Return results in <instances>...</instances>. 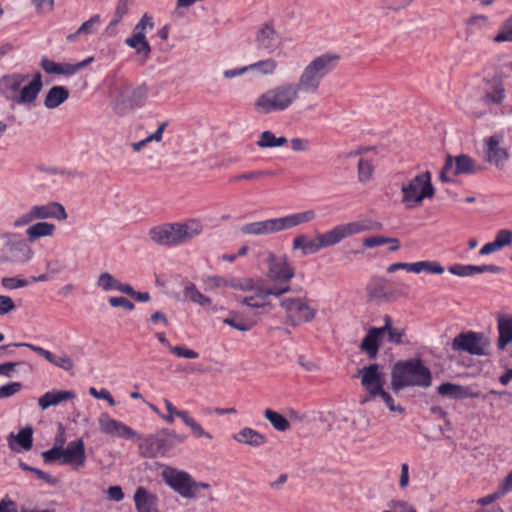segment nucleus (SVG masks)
Segmentation results:
<instances>
[{
    "mask_svg": "<svg viewBox=\"0 0 512 512\" xmlns=\"http://www.w3.org/2000/svg\"><path fill=\"white\" fill-rule=\"evenodd\" d=\"M256 106L265 113L284 110L288 106V89L278 88L266 92L258 98Z\"/></svg>",
    "mask_w": 512,
    "mask_h": 512,
    "instance_id": "17",
    "label": "nucleus"
},
{
    "mask_svg": "<svg viewBox=\"0 0 512 512\" xmlns=\"http://www.w3.org/2000/svg\"><path fill=\"white\" fill-rule=\"evenodd\" d=\"M339 60L338 54L325 53L316 57L305 67L290 94V106L294 114H301L316 106L314 95L322 79L337 67Z\"/></svg>",
    "mask_w": 512,
    "mask_h": 512,
    "instance_id": "1",
    "label": "nucleus"
},
{
    "mask_svg": "<svg viewBox=\"0 0 512 512\" xmlns=\"http://www.w3.org/2000/svg\"><path fill=\"white\" fill-rule=\"evenodd\" d=\"M22 389L20 382H10L0 387V399L9 398Z\"/></svg>",
    "mask_w": 512,
    "mask_h": 512,
    "instance_id": "57",
    "label": "nucleus"
},
{
    "mask_svg": "<svg viewBox=\"0 0 512 512\" xmlns=\"http://www.w3.org/2000/svg\"><path fill=\"white\" fill-rule=\"evenodd\" d=\"M487 341L482 333L466 331L458 334L452 342V349L455 351L467 352L471 355H486Z\"/></svg>",
    "mask_w": 512,
    "mask_h": 512,
    "instance_id": "10",
    "label": "nucleus"
},
{
    "mask_svg": "<svg viewBox=\"0 0 512 512\" xmlns=\"http://www.w3.org/2000/svg\"><path fill=\"white\" fill-rule=\"evenodd\" d=\"M89 393L91 396H93L96 399L106 400L110 406H115V404H116L111 393L105 388H102L101 390H97L95 387H91L89 389Z\"/></svg>",
    "mask_w": 512,
    "mask_h": 512,
    "instance_id": "60",
    "label": "nucleus"
},
{
    "mask_svg": "<svg viewBox=\"0 0 512 512\" xmlns=\"http://www.w3.org/2000/svg\"><path fill=\"white\" fill-rule=\"evenodd\" d=\"M497 330V347L499 350H504L507 345L512 342V317L505 315L498 316Z\"/></svg>",
    "mask_w": 512,
    "mask_h": 512,
    "instance_id": "32",
    "label": "nucleus"
},
{
    "mask_svg": "<svg viewBox=\"0 0 512 512\" xmlns=\"http://www.w3.org/2000/svg\"><path fill=\"white\" fill-rule=\"evenodd\" d=\"M387 280L384 277H372L366 286L369 300L378 303H386L392 300L393 292L386 287Z\"/></svg>",
    "mask_w": 512,
    "mask_h": 512,
    "instance_id": "22",
    "label": "nucleus"
},
{
    "mask_svg": "<svg viewBox=\"0 0 512 512\" xmlns=\"http://www.w3.org/2000/svg\"><path fill=\"white\" fill-rule=\"evenodd\" d=\"M32 249L24 239L14 235L5 244L4 260L11 263H25L31 259Z\"/></svg>",
    "mask_w": 512,
    "mask_h": 512,
    "instance_id": "16",
    "label": "nucleus"
},
{
    "mask_svg": "<svg viewBox=\"0 0 512 512\" xmlns=\"http://www.w3.org/2000/svg\"><path fill=\"white\" fill-rule=\"evenodd\" d=\"M381 331V329L371 327L359 345L360 351L367 354L371 360L376 359L378 355L379 347L384 337L381 335Z\"/></svg>",
    "mask_w": 512,
    "mask_h": 512,
    "instance_id": "27",
    "label": "nucleus"
},
{
    "mask_svg": "<svg viewBox=\"0 0 512 512\" xmlns=\"http://www.w3.org/2000/svg\"><path fill=\"white\" fill-rule=\"evenodd\" d=\"M402 203L406 209H412L422 203L426 198L434 196V187L431 183L429 171L420 173L401 187Z\"/></svg>",
    "mask_w": 512,
    "mask_h": 512,
    "instance_id": "7",
    "label": "nucleus"
},
{
    "mask_svg": "<svg viewBox=\"0 0 512 512\" xmlns=\"http://www.w3.org/2000/svg\"><path fill=\"white\" fill-rule=\"evenodd\" d=\"M69 90L64 86H53L44 98V106L47 109H55L69 98Z\"/></svg>",
    "mask_w": 512,
    "mask_h": 512,
    "instance_id": "33",
    "label": "nucleus"
},
{
    "mask_svg": "<svg viewBox=\"0 0 512 512\" xmlns=\"http://www.w3.org/2000/svg\"><path fill=\"white\" fill-rule=\"evenodd\" d=\"M317 315V309L309 304L306 297H290V326H300L311 322Z\"/></svg>",
    "mask_w": 512,
    "mask_h": 512,
    "instance_id": "13",
    "label": "nucleus"
},
{
    "mask_svg": "<svg viewBox=\"0 0 512 512\" xmlns=\"http://www.w3.org/2000/svg\"><path fill=\"white\" fill-rule=\"evenodd\" d=\"M164 482L177 492L181 497L194 499L205 496L202 490H208L210 485L205 482H197L192 476L175 468L165 469L162 473Z\"/></svg>",
    "mask_w": 512,
    "mask_h": 512,
    "instance_id": "5",
    "label": "nucleus"
},
{
    "mask_svg": "<svg viewBox=\"0 0 512 512\" xmlns=\"http://www.w3.org/2000/svg\"><path fill=\"white\" fill-rule=\"evenodd\" d=\"M124 101L130 108H139L144 105L148 97V87L142 84L136 88L126 91L123 94Z\"/></svg>",
    "mask_w": 512,
    "mask_h": 512,
    "instance_id": "34",
    "label": "nucleus"
},
{
    "mask_svg": "<svg viewBox=\"0 0 512 512\" xmlns=\"http://www.w3.org/2000/svg\"><path fill=\"white\" fill-rule=\"evenodd\" d=\"M183 422L191 429L192 434L196 438L205 437L207 439H212V435L209 432H206L203 429V427L198 422H196L189 414L185 417Z\"/></svg>",
    "mask_w": 512,
    "mask_h": 512,
    "instance_id": "50",
    "label": "nucleus"
},
{
    "mask_svg": "<svg viewBox=\"0 0 512 512\" xmlns=\"http://www.w3.org/2000/svg\"><path fill=\"white\" fill-rule=\"evenodd\" d=\"M264 416L276 430L285 431L288 429V420L280 413L268 408L264 411Z\"/></svg>",
    "mask_w": 512,
    "mask_h": 512,
    "instance_id": "44",
    "label": "nucleus"
},
{
    "mask_svg": "<svg viewBox=\"0 0 512 512\" xmlns=\"http://www.w3.org/2000/svg\"><path fill=\"white\" fill-rule=\"evenodd\" d=\"M437 392L442 396H446L454 400L478 398L481 396L480 391L474 390L470 386H464L450 382H445L439 385L437 387Z\"/></svg>",
    "mask_w": 512,
    "mask_h": 512,
    "instance_id": "23",
    "label": "nucleus"
},
{
    "mask_svg": "<svg viewBox=\"0 0 512 512\" xmlns=\"http://www.w3.org/2000/svg\"><path fill=\"white\" fill-rule=\"evenodd\" d=\"M375 166L371 159L360 158L357 163V179L361 184H366L373 180Z\"/></svg>",
    "mask_w": 512,
    "mask_h": 512,
    "instance_id": "39",
    "label": "nucleus"
},
{
    "mask_svg": "<svg viewBox=\"0 0 512 512\" xmlns=\"http://www.w3.org/2000/svg\"><path fill=\"white\" fill-rule=\"evenodd\" d=\"M76 397V393L71 390H52L44 393L38 399V405L42 410H46L51 406H56L63 401L72 400Z\"/></svg>",
    "mask_w": 512,
    "mask_h": 512,
    "instance_id": "30",
    "label": "nucleus"
},
{
    "mask_svg": "<svg viewBox=\"0 0 512 512\" xmlns=\"http://www.w3.org/2000/svg\"><path fill=\"white\" fill-rule=\"evenodd\" d=\"M254 287L249 292L251 295H247L239 301L251 308H263L268 305L267 299L270 295L279 297L280 295L288 292V285L279 286L275 288H266L261 282L254 281Z\"/></svg>",
    "mask_w": 512,
    "mask_h": 512,
    "instance_id": "11",
    "label": "nucleus"
},
{
    "mask_svg": "<svg viewBox=\"0 0 512 512\" xmlns=\"http://www.w3.org/2000/svg\"><path fill=\"white\" fill-rule=\"evenodd\" d=\"M272 175H274V173L271 171H251L233 177L232 181L260 179Z\"/></svg>",
    "mask_w": 512,
    "mask_h": 512,
    "instance_id": "59",
    "label": "nucleus"
},
{
    "mask_svg": "<svg viewBox=\"0 0 512 512\" xmlns=\"http://www.w3.org/2000/svg\"><path fill=\"white\" fill-rule=\"evenodd\" d=\"M288 228V216L247 223L241 232L247 235L263 236L277 233Z\"/></svg>",
    "mask_w": 512,
    "mask_h": 512,
    "instance_id": "14",
    "label": "nucleus"
},
{
    "mask_svg": "<svg viewBox=\"0 0 512 512\" xmlns=\"http://www.w3.org/2000/svg\"><path fill=\"white\" fill-rule=\"evenodd\" d=\"M249 70L258 71L262 74H272L276 68V62L273 59H266L248 65Z\"/></svg>",
    "mask_w": 512,
    "mask_h": 512,
    "instance_id": "49",
    "label": "nucleus"
},
{
    "mask_svg": "<svg viewBox=\"0 0 512 512\" xmlns=\"http://www.w3.org/2000/svg\"><path fill=\"white\" fill-rule=\"evenodd\" d=\"M31 208L35 219L52 218L57 220H65L67 218V213L64 206L58 202H50L45 205H35Z\"/></svg>",
    "mask_w": 512,
    "mask_h": 512,
    "instance_id": "28",
    "label": "nucleus"
},
{
    "mask_svg": "<svg viewBox=\"0 0 512 512\" xmlns=\"http://www.w3.org/2000/svg\"><path fill=\"white\" fill-rule=\"evenodd\" d=\"M164 405L168 414L163 416V419L170 424L174 422L175 416L181 418L182 421H184L185 417L189 414L185 410H178L168 399H164Z\"/></svg>",
    "mask_w": 512,
    "mask_h": 512,
    "instance_id": "47",
    "label": "nucleus"
},
{
    "mask_svg": "<svg viewBox=\"0 0 512 512\" xmlns=\"http://www.w3.org/2000/svg\"><path fill=\"white\" fill-rule=\"evenodd\" d=\"M41 456L47 464L59 461L60 464L68 465L76 471L86 465L85 444L81 438L70 441L59 453L56 449H49L42 452Z\"/></svg>",
    "mask_w": 512,
    "mask_h": 512,
    "instance_id": "8",
    "label": "nucleus"
},
{
    "mask_svg": "<svg viewBox=\"0 0 512 512\" xmlns=\"http://www.w3.org/2000/svg\"><path fill=\"white\" fill-rule=\"evenodd\" d=\"M15 346H26L27 348L31 349L35 353H37L39 356L46 359L49 363L52 365L59 367L65 371H71L74 367L73 360L66 354H62L60 356H57L50 352L49 350H46L40 346H36L34 344L30 343H20V344H14Z\"/></svg>",
    "mask_w": 512,
    "mask_h": 512,
    "instance_id": "24",
    "label": "nucleus"
},
{
    "mask_svg": "<svg viewBox=\"0 0 512 512\" xmlns=\"http://www.w3.org/2000/svg\"><path fill=\"white\" fill-rule=\"evenodd\" d=\"M235 440L239 443L248 444L254 447L263 445L266 442L265 436L251 428H243L235 435Z\"/></svg>",
    "mask_w": 512,
    "mask_h": 512,
    "instance_id": "36",
    "label": "nucleus"
},
{
    "mask_svg": "<svg viewBox=\"0 0 512 512\" xmlns=\"http://www.w3.org/2000/svg\"><path fill=\"white\" fill-rule=\"evenodd\" d=\"M290 146L295 152H306L310 150L311 144L309 139L293 138L290 140Z\"/></svg>",
    "mask_w": 512,
    "mask_h": 512,
    "instance_id": "62",
    "label": "nucleus"
},
{
    "mask_svg": "<svg viewBox=\"0 0 512 512\" xmlns=\"http://www.w3.org/2000/svg\"><path fill=\"white\" fill-rule=\"evenodd\" d=\"M1 284L4 288L13 290L25 287L28 283L26 279L18 277H4L1 280Z\"/></svg>",
    "mask_w": 512,
    "mask_h": 512,
    "instance_id": "58",
    "label": "nucleus"
},
{
    "mask_svg": "<svg viewBox=\"0 0 512 512\" xmlns=\"http://www.w3.org/2000/svg\"><path fill=\"white\" fill-rule=\"evenodd\" d=\"M55 231V225L48 222H38L30 226L26 233L28 240L34 242L41 237L52 236Z\"/></svg>",
    "mask_w": 512,
    "mask_h": 512,
    "instance_id": "37",
    "label": "nucleus"
},
{
    "mask_svg": "<svg viewBox=\"0 0 512 512\" xmlns=\"http://www.w3.org/2000/svg\"><path fill=\"white\" fill-rule=\"evenodd\" d=\"M223 323L237 329L239 331H250L256 324L254 320L245 319L238 313H231V315L223 320Z\"/></svg>",
    "mask_w": 512,
    "mask_h": 512,
    "instance_id": "40",
    "label": "nucleus"
},
{
    "mask_svg": "<svg viewBox=\"0 0 512 512\" xmlns=\"http://www.w3.org/2000/svg\"><path fill=\"white\" fill-rule=\"evenodd\" d=\"M170 352L177 357L188 358V359H196L199 357V353L195 350L188 349L183 346H171L169 345Z\"/></svg>",
    "mask_w": 512,
    "mask_h": 512,
    "instance_id": "56",
    "label": "nucleus"
},
{
    "mask_svg": "<svg viewBox=\"0 0 512 512\" xmlns=\"http://www.w3.org/2000/svg\"><path fill=\"white\" fill-rule=\"evenodd\" d=\"M93 60H94L93 57H88L79 63L71 64V63H66V62L57 63L47 57H43L40 61V67L47 74L72 76L75 73H77L79 70L85 68L91 62H93Z\"/></svg>",
    "mask_w": 512,
    "mask_h": 512,
    "instance_id": "18",
    "label": "nucleus"
},
{
    "mask_svg": "<svg viewBox=\"0 0 512 512\" xmlns=\"http://www.w3.org/2000/svg\"><path fill=\"white\" fill-rule=\"evenodd\" d=\"M389 507L395 512H417L413 506L405 501H391Z\"/></svg>",
    "mask_w": 512,
    "mask_h": 512,
    "instance_id": "64",
    "label": "nucleus"
},
{
    "mask_svg": "<svg viewBox=\"0 0 512 512\" xmlns=\"http://www.w3.org/2000/svg\"><path fill=\"white\" fill-rule=\"evenodd\" d=\"M315 216V211L312 209L290 214V227L308 223L312 221Z\"/></svg>",
    "mask_w": 512,
    "mask_h": 512,
    "instance_id": "48",
    "label": "nucleus"
},
{
    "mask_svg": "<svg viewBox=\"0 0 512 512\" xmlns=\"http://www.w3.org/2000/svg\"><path fill=\"white\" fill-rule=\"evenodd\" d=\"M202 231V223L197 219H190L184 223H166L152 227L149 236L158 245L178 246L192 240Z\"/></svg>",
    "mask_w": 512,
    "mask_h": 512,
    "instance_id": "3",
    "label": "nucleus"
},
{
    "mask_svg": "<svg viewBox=\"0 0 512 512\" xmlns=\"http://www.w3.org/2000/svg\"><path fill=\"white\" fill-rule=\"evenodd\" d=\"M444 267L435 261H419L414 263L413 273L427 272L430 274L444 273Z\"/></svg>",
    "mask_w": 512,
    "mask_h": 512,
    "instance_id": "43",
    "label": "nucleus"
},
{
    "mask_svg": "<svg viewBox=\"0 0 512 512\" xmlns=\"http://www.w3.org/2000/svg\"><path fill=\"white\" fill-rule=\"evenodd\" d=\"M28 75L13 73L0 78V94L8 101L17 104V97L22 84L28 79Z\"/></svg>",
    "mask_w": 512,
    "mask_h": 512,
    "instance_id": "20",
    "label": "nucleus"
},
{
    "mask_svg": "<svg viewBox=\"0 0 512 512\" xmlns=\"http://www.w3.org/2000/svg\"><path fill=\"white\" fill-rule=\"evenodd\" d=\"M382 227L380 222L371 219H362L354 222L344 223L332 229L317 234L314 239L305 235H299L293 240V248L301 250L303 255L317 253L321 249L334 246L345 238L351 237L365 231L379 230Z\"/></svg>",
    "mask_w": 512,
    "mask_h": 512,
    "instance_id": "2",
    "label": "nucleus"
},
{
    "mask_svg": "<svg viewBox=\"0 0 512 512\" xmlns=\"http://www.w3.org/2000/svg\"><path fill=\"white\" fill-rule=\"evenodd\" d=\"M100 430L108 435L117 436L124 439H133L137 433L126 424L111 418L108 414L103 413L99 419Z\"/></svg>",
    "mask_w": 512,
    "mask_h": 512,
    "instance_id": "19",
    "label": "nucleus"
},
{
    "mask_svg": "<svg viewBox=\"0 0 512 512\" xmlns=\"http://www.w3.org/2000/svg\"><path fill=\"white\" fill-rule=\"evenodd\" d=\"M484 159L490 165L502 168L509 159V152L503 146V137L495 134L484 139Z\"/></svg>",
    "mask_w": 512,
    "mask_h": 512,
    "instance_id": "12",
    "label": "nucleus"
},
{
    "mask_svg": "<svg viewBox=\"0 0 512 512\" xmlns=\"http://www.w3.org/2000/svg\"><path fill=\"white\" fill-rule=\"evenodd\" d=\"M100 23H101L100 15H98V14L93 15L89 20L85 21L77 29L76 32L69 34L66 38L67 41L74 42L77 39V37H79L81 35H89V34L95 33L97 31Z\"/></svg>",
    "mask_w": 512,
    "mask_h": 512,
    "instance_id": "38",
    "label": "nucleus"
},
{
    "mask_svg": "<svg viewBox=\"0 0 512 512\" xmlns=\"http://www.w3.org/2000/svg\"><path fill=\"white\" fill-rule=\"evenodd\" d=\"M508 492L506 491V489L503 487L502 484H500L498 486V488L491 494L489 495H486L485 497H482L480 499H478V504L482 505V506H485V505H489L491 503H493L494 501L502 498L503 496H505Z\"/></svg>",
    "mask_w": 512,
    "mask_h": 512,
    "instance_id": "54",
    "label": "nucleus"
},
{
    "mask_svg": "<svg viewBox=\"0 0 512 512\" xmlns=\"http://www.w3.org/2000/svg\"><path fill=\"white\" fill-rule=\"evenodd\" d=\"M118 280L110 273L104 272L100 274L97 285L104 291L116 290Z\"/></svg>",
    "mask_w": 512,
    "mask_h": 512,
    "instance_id": "52",
    "label": "nucleus"
},
{
    "mask_svg": "<svg viewBox=\"0 0 512 512\" xmlns=\"http://www.w3.org/2000/svg\"><path fill=\"white\" fill-rule=\"evenodd\" d=\"M267 262L269 265V279L273 282L280 283V286L288 285V264L286 257L269 253Z\"/></svg>",
    "mask_w": 512,
    "mask_h": 512,
    "instance_id": "21",
    "label": "nucleus"
},
{
    "mask_svg": "<svg viewBox=\"0 0 512 512\" xmlns=\"http://www.w3.org/2000/svg\"><path fill=\"white\" fill-rule=\"evenodd\" d=\"M14 441L25 451L32 448L33 445V428L26 426L22 428L17 435L11 433L8 437L9 447L14 450Z\"/></svg>",
    "mask_w": 512,
    "mask_h": 512,
    "instance_id": "35",
    "label": "nucleus"
},
{
    "mask_svg": "<svg viewBox=\"0 0 512 512\" xmlns=\"http://www.w3.org/2000/svg\"><path fill=\"white\" fill-rule=\"evenodd\" d=\"M287 142L286 137H276L271 131L267 130L260 134L257 145L260 148H274L285 145Z\"/></svg>",
    "mask_w": 512,
    "mask_h": 512,
    "instance_id": "41",
    "label": "nucleus"
},
{
    "mask_svg": "<svg viewBox=\"0 0 512 512\" xmlns=\"http://www.w3.org/2000/svg\"><path fill=\"white\" fill-rule=\"evenodd\" d=\"M186 436L173 430L163 429L147 437L140 445L142 455L147 458L167 456L177 445L186 440Z\"/></svg>",
    "mask_w": 512,
    "mask_h": 512,
    "instance_id": "6",
    "label": "nucleus"
},
{
    "mask_svg": "<svg viewBox=\"0 0 512 512\" xmlns=\"http://www.w3.org/2000/svg\"><path fill=\"white\" fill-rule=\"evenodd\" d=\"M254 280L247 279H236V278H228L227 279V287H231L236 290H251L254 286Z\"/></svg>",
    "mask_w": 512,
    "mask_h": 512,
    "instance_id": "53",
    "label": "nucleus"
},
{
    "mask_svg": "<svg viewBox=\"0 0 512 512\" xmlns=\"http://www.w3.org/2000/svg\"><path fill=\"white\" fill-rule=\"evenodd\" d=\"M133 500L137 512H158V496L143 486L137 487Z\"/></svg>",
    "mask_w": 512,
    "mask_h": 512,
    "instance_id": "25",
    "label": "nucleus"
},
{
    "mask_svg": "<svg viewBox=\"0 0 512 512\" xmlns=\"http://www.w3.org/2000/svg\"><path fill=\"white\" fill-rule=\"evenodd\" d=\"M431 383V371L420 359L398 362L393 367L391 387L395 392L412 386L428 388Z\"/></svg>",
    "mask_w": 512,
    "mask_h": 512,
    "instance_id": "4",
    "label": "nucleus"
},
{
    "mask_svg": "<svg viewBox=\"0 0 512 512\" xmlns=\"http://www.w3.org/2000/svg\"><path fill=\"white\" fill-rule=\"evenodd\" d=\"M128 9V0H119L116 5L113 19L110 21L107 29H111L112 27L120 23L123 17L128 13Z\"/></svg>",
    "mask_w": 512,
    "mask_h": 512,
    "instance_id": "51",
    "label": "nucleus"
},
{
    "mask_svg": "<svg viewBox=\"0 0 512 512\" xmlns=\"http://www.w3.org/2000/svg\"><path fill=\"white\" fill-rule=\"evenodd\" d=\"M184 295L186 298L200 306H207L211 304V299L202 294L192 282H187L184 287Z\"/></svg>",
    "mask_w": 512,
    "mask_h": 512,
    "instance_id": "42",
    "label": "nucleus"
},
{
    "mask_svg": "<svg viewBox=\"0 0 512 512\" xmlns=\"http://www.w3.org/2000/svg\"><path fill=\"white\" fill-rule=\"evenodd\" d=\"M477 171L476 163L470 156L466 154H460L455 157L448 155L439 178L442 182H451L453 179L450 175L475 174Z\"/></svg>",
    "mask_w": 512,
    "mask_h": 512,
    "instance_id": "9",
    "label": "nucleus"
},
{
    "mask_svg": "<svg viewBox=\"0 0 512 512\" xmlns=\"http://www.w3.org/2000/svg\"><path fill=\"white\" fill-rule=\"evenodd\" d=\"M485 98L494 104H500L505 98V89L501 82H495L486 92Z\"/></svg>",
    "mask_w": 512,
    "mask_h": 512,
    "instance_id": "45",
    "label": "nucleus"
},
{
    "mask_svg": "<svg viewBox=\"0 0 512 512\" xmlns=\"http://www.w3.org/2000/svg\"><path fill=\"white\" fill-rule=\"evenodd\" d=\"M125 43L135 49L139 64L144 65L148 61L151 54V46L146 40L144 33L132 34L125 40Z\"/></svg>",
    "mask_w": 512,
    "mask_h": 512,
    "instance_id": "29",
    "label": "nucleus"
},
{
    "mask_svg": "<svg viewBox=\"0 0 512 512\" xmlns=\"http://www.w3.org/2000/svg\"><path fill=\"white\" fill-rule=\"evenodd\" d=\"M502 249L512 244V231L508 229L499 230L493 240Z\"/></svg>",
    "mask_w": 512,
    "mask_h": 512,
    "instance_id": "55",
    "label": "nucleus"
},
{
    "mask_svg": "<svg viewBox=\"0 0 512 512\" xmlns=\"http://www.w3.org/2000/svg\"><path fill=\"white\" fill-rule=\"evenodd\" d=\"M448 271L459 277L473 276L471 265L454 264L448 267Z\"/></svg>",
    "mask_w": 512,
    "mask_h": 512,
    "instance_id": "61",
    "label": "nucleus"
},
{
    "mask_svg": "<svg viewBox=\"0 0 512 512\" xmlns=\"http://www.w3.org/2000/svg\"><path fill=\"white\" fill-rule=\"evenodd\" d=\"M43 87L42 75L40 72L34 74L30 83L20 88L19 95L17 97L18 105H29L33 104L37 99L39 93Z\"/></svg>",
    "mask_w": 512,
    "mask_h": 512,
    "instance_id": "26",
    "label": "nucleus"
},
{
    "mask_svg": "<svg viewBox=\"0 0 512 512\" xmlns=\"http://www.w3.org/2000/svg\"><path fill=\"white\" fill-rule=\"evenodd\" d=\"M495 42H512V15L505 20L494 37Z\"/></svg>",
    "mask_w": 512,
    "mask_h": 512,
    "instance_id": "46",
    "label": "nucleus"
},
{
    "mask_svg": "<svg viewBox=\"0 0 512 512\" xmlns=\"http://www.w3.org/2000/svg\"><path fill=\"white\" fill-rule=\"evenodd\" d=\"M386 334L389 342L394 343L396 345L404 343L403 337L405 335V332L403 329L393 327L390 330L386 331Z\"/></svg>",
    "mask_w": 512,
    "mask_h": 512,
    "instance_id": "63",
    "label": "nucleus"
},
{
    "mask_svg": "<svg viewBox=\"0 0 512 512\" xmlns=\"http://www.w3.org/2000/svg\"><path fill=\"white\" fill-rule=\"evenodd\" d=\"M258 48L269 53L276 50L280 44V38L275 30L268 24L260 29L257 34Z\"/></svg>",
    "mask_w": 512,
    "mask_h": 512,
    "instance_id": "31",
    "label": "nucleus"
},
{
    "mask_svg": "<svg viewBox=\"0 0 512 512\" xmlns=\"http://www.w3.org/2000/svg\"><path fill=\"white\" fill-rule=\"evenodd\" d=\"M359 374L361 375V384L369 394L362 400V403H366L370 398L377 396V393L383 388L384 381L379 372V365L376 363L362 368L359 370Z\"/></svg>",
    "mask_w": 512,
    "mask_h": 512,
    "instance_id": "15",
    "label": "nucleus"
}]
</instances>
